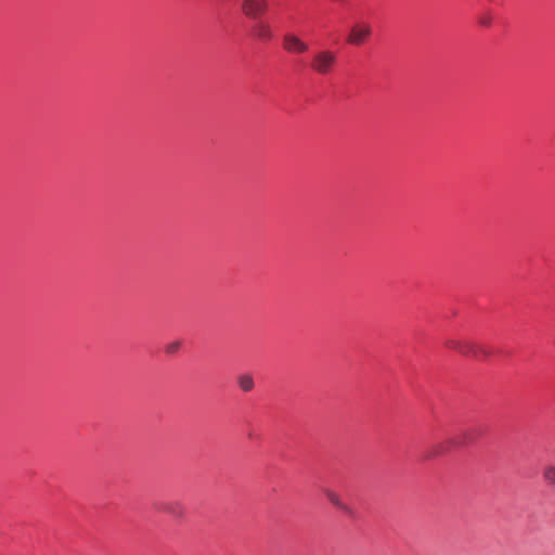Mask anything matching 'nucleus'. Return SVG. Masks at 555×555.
I'll return each instance as SVG.
<instances>
[{"instance_id": "nucleus-1", "label": "nucleus", "mask_w": 555, "mask_h": 555, "mask_svg": "<svg viewBox=\"0 0 555 555\" xmlns=\"http://www.w3.org/2000/svg\"><path fill=\"white\" fill-rule=\"evenodd\" d=\"M337 64V54L331 50H320L312 56L311 69L322 76L331 74Z\"/></svg>"}, {"instance_id": "nucleus-2", "label": "nucleus", "mask_w": 555, "mask_h": 555, "mask_svg": "<svg viewBox=\"0 0 555 555\" xmlns=\"http://www.w3.org/2000/svg\"><path fill=\"white\" fill-rule=\"evenodd\" d=\"M373 28L366 22H359L351 26L347 42L351 46H362L372 36Z\"/></svg>"}, {"instance_id": "nucleus-3", "label": "nucleus", "mask_w": 555, "mask_h": 555, "mask_svg": "<svg viewBox=\"0 0 555 555\" xmlns=\"http://www.w3.org/2000/svg\"><path fill=\"white\" fill-rule=\"evenodd\" d=\"M283 48L288 53L301 54L308 51L309 46L298 36L294 34H285L283 37Z\"/></svg>"}, {"instance_id": "nucleus-4", "label": "nucleus", "mask_w": 555, "mask_h": 555, "mask_svg": "<svg viewBox=\"0 0 555 555\" xmlns=\"http://www.w3.org/2000/svg\"><path fill=\"white\" fill-rule=\"evenodd\" d=\"M251 23L249 25L250 34L255 38L268 41L272 38V31L269 23L263 18L250 20Z\"/></svg>"}, {"instance_id": "nucleus-5", "label": "nucleus", "mask_w": 555, "mask_h": 555, "mask_svg": "<svg viewBox=\"0 0 555 555\" xmlns=\"http://www.w3.org/2000/svg\"><path fill=\"white\" fill-rule=\"evenodd\" d=\"M268 8V0H245V16L249 20L261 18Z\"/></svg>"}, {"instance_id": "nucleus-6", "label": "nucleus", "mask_w": 555, "mask_h": 555, "mask_svg": "<svg viewBox=\"0 0 555 555\" xmlns=\"http://www.w3.org/2000/svg\"><path fill=\"white\" fill-rule=\"evenodd\" d=\"M490 354L491 350L488 347L467 340L464 353L465 357H469L475 360H486Z\"/></svg>"}, {"instance_id": "nucleus-7", "label": "nucleus", "mask_w": 555, "mask_h": 555, "mask_svg": "<svg viewBox=\"0 0 555 555\" xmlns=\"http://www.w3.org/2000/svg\"><path fill=\"white\" fill-rule=\"evenodd\" d=\"M159 511L169 514L173 518H182L185 515L184 505L179 501H168L159 504Z\"/></svg>"}, {"instance_id": "nucleus-8", "label": "nucleus", "mask_w": 555, "mask_h": 555, "mask_svg": "<svg viewBox=\"0 0 555 555\" xmlns=\"http://www.w3.org/2000/svg\"><path fill=\"white\" fill-rule=\"evenodd\" d=\"M323 493L326 496V499L334 506L338 507L339 509H341V511H344L346 513L350 512L349 507L341 501V499H340V496H339V494L337 492H335L332 489L325 488V489H323Z\"/></svg>"}, {"instance_id": "nucleus-9", "label": "nucleus", "mask_w": 555, "mask_h": 555, "mask_svg": "<svg viewBox=\"0 0 555 555\" xmlns=\"http://www.w3.org/2000/svg\"><path fill=\"white\" fill-rule=\"evenodd\" d=\"M542 479L546 486L555 488V463H548L543 467Z\"/></svg>"}, {"instance_id": "nucleus-10", "label": "nucleus", "mask_w": 555, "mask_h": 555, "mask_svg": "<svg viewBox=\"0 0 555 555\" xmlns=\"http://www.w3.org/2000/svg\"><path fill=\"white\" fill-rule=\"evenodd\" d=\"M467 340L448 339L444 345L447 348L455 350L464 356Z\"/></svg>"}, {"instance_id": "nucleus-11", "label": "nucleus", "mask_w": 555, "mask_h": 555, "mask_svg": "<svg viewBox=\"0 0 555 555\" xmlns=\"http://www.w3.org/2000/svg\"><path fill=\"white\" fill-rule=\"evenodd\" d=\"M180 347H181V341H179V340L171 341L165 346V352L170 356L175 354L179 351Z\"/></svg>"}, {"instance_id": "nucleus-12", "label": "nucleus", "mask_w": 555, "mask_h": 555, "mask_svg": "<svg viewBox=\"0 0 555 555\" xmlns=\"http://www.w3.org/2000/svg\"><path fill=\"white\" fill-rule=\"evenodd\" d=\"M254 386V379L250 376L245 375V391L251 390Z\"/></svg>"}, {"instance_id": "nucleus-13", "label": "nucleus", "mask_w": 555, "mask_h": 555, "mask_svg": "<svg viewBox=\"0 0 555 555\" xmlns=\"http://www.w3.org/2000/svg\"><path fill=\"white\" fill-rule=\"evenodd\" d=\"M480 24L483 25V26H489L491 24V18L490 17H483L480 20Z\"/></svg>"}, {"instance_id": "nucleus-14", "label": "nucleus", "mask_w": 555, "mask_h": 555, "mask_svg": "<svg viewBox=\"0 0 555 555\" xmlns=\"http://www.w3.org/2000/svg\"><path fill=\"white\" fill-rule=\"evenodd\" d=\"M441 453H442V451L438 450V451H436V452H434V453H430L428 456H429V457H431V456L439 455V454H441Z\"/></svg>"}]
</instances>
